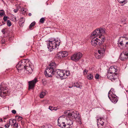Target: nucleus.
<instances>
[{
  "mask_svg": "<svg viewBox=\"0 0 128 128\" xmlns=\"http://www.w3.org/2000/svg\"><path fill=\"white\" fill-rule=\"evenodd\" d=\"M114 89H111L108 92V98H110V96H112V95H114Z\"/></svg>",
  "mask_w": 128,
  "mask_h": 128,
  "instance_id": "nucleus-20",
  "label": "nucleus"
},
{
  "mask_svg": "<svg viewBox=\"0 0 128 128\" xmlns=\"http://www.w3.org/2000/svg\"><path fill=\"white\" fill-rule=\"evenodd\" d=\"M56 65L54 62H52L50 63L49 66L44 72V74L47 77L52 76V75L54 74L59 76L60 77H62L66 74L63 71L61 70H55Z\"/></svg>",
  "mask_w": 128,
  "mask_h": 128,
  "instance_id": "nucleus-1",
  "label": "nucleus"
},
{
  "mask_svg": "<svg viewBox=\"0 0 128 128\" xmlns=\"http://www.w3.org/2000/svg\"><path fill=\"white\" fill-rule=\"evenodd\" d=\"M1 11H3L4 10H1Z\"/></svg>",
  "mask_w": 128,
  "mask_h": 128,
  "instance_id": "nucleus-56",
  "label": "nucleus"
},
{
  "mask_svg": "<svg viewBox=\"0 0 128 128\" xmlns=\"http://www.w3.org/2000/svg\"><path fill=\"white\" fill-rule=\"evenodd\" d=\"M124 52L126 53V54L127 57H128V51L125 52Z\"/></svg>",
  "mask_w": 128,
  "mask_h": 128,
  "instance_id": "nucleus-46",
  "label": "nucleus"
},
{
  "mask_svg": "<svg viewBox=\"0 0 128 128\" xmlns=\"http://www.w3.org/2000/svg\"><path fill=\"white\" fill-rule=\"evenodd\" d=\"M31 23H32V26H34L36 24V22H32Z\"/></svg>",
  "mask_w": 128,
  "mask_h": 128,
  "instance_id": "nucleus-44",
  "label": "nucleus"
},
{
  "mask_svg": "<svg viewBox=\"0 0 128 128\" xmlns=\"http://www.w3.org/2000/svg\"><path fill=\"white\" fill-rule=\"evenodd\" d=\"M32 23H31L29 26V28L30 29L32 28Z\"/></svg>",
  "mask_w": 128,
  "mask_h": 128,
  "instance_id": "nucleus-45",
  "label": "nucleus"
},
{
  "mask_svg": "<svg viewBox=\"0 0 128 128\" xmlns=\"http://www.w3.org/2000/svg\"><path fill=\"white\" fill-rule=\"evenodd\" d=\"M107 76L108 78L111 80L112 81L113 80H115L116 78V76L115 75H114L113 74H111L110 73L108 72L107 74Z\"/></svg>",
  "mask_w": 128,
  "mask_h": 128,
  "instance_id": "nucleus-14",
  "label": "nucleus"
},
{
  "mask_svg": "<svg viewBox=\"0 0 128 128\" xmlns=\"http://www.w3.org/2000/svg\"><path fill=\"white\" fill-rule=\"evenodd\" d=\"M10 122H12V123H14V121L12 119H10L9 120V122L10 124Z\"/></svg>",
  "mask_w": 128,
  "mask_h": 128,
  "instance_id": "nucleus-43",
  "label": "nucleus"
},
{
  "mask_svg": "<svg viewBox=\"0 0 128 128\" xmlns=\"http://www.w3.org/2000/svg\"><path fill=\"white\" fill-rule=\"evenodd\" d=\"M16 118H18L17 119V120L18 121L20 120H22V118L20 116H16L15 117Z\"/></svg>",
  "mask_w": 128,
  "mask_h": 128,
  "instance_id": "nucleus-31",
  "label": "nucleus"
},
{
  "mask_svg": "<svg viewBox=\"0 0 128 128\" xmlns=\"http://www.w3.org/2000/svg\"><path fill=\"white\" fill-rule=\"evenodd\" d=\"M88 72V70H86L85 69L84 71V74L85 75H86L87 74V73Z\"/></svg>",
  "mask_w": 128,
  "mask_h": 128,
  "instance_id": "nucleus-36",
  "label": "nucleus"
},
{
  "mask_svg": "<svg viewBox=\"0 0 128 128\" xmlns=\"http://www.w3.org/2000/svg\"><path fill=\"white\" fill-rule=\"evenodd\" d=\"M117 69V67L116 66H112L110 68L108 72L110 73L111 74H113L114 75H115L116 76H118V74L116 73L117 72L118 70Z\"/></svg>",
  "mask_w": 128,
  "mask_h": 128,
  "instance_id": "nucleus-10",
  "label": "nucleus"
},
{
  "mask_svg": "<svg viewBox=\"0 0 128 128\" xmlns=\"http://www.w3.org/2000/svg\"><path fill=\"white\" fill-rule=\"evenodd\" d=\"M119 2H120V0H117Z\"/></svg>",
  "mask_w": 128,
  "mask_h": 128,
  "instance_id": "nucleus-53",
  "label": "nucleus"
},
{
  "mask_svg": "<svg viewBox=\"0 0 128 128\" xmlns=\"http://www.w3.org/2000/svg\"><path fill=\"white\" fill-rule=\"evenodd\" d=\"M122 38L124 39V40H127L128 39V38H127L126 37V35H124L123 36L120 37V38Z\"/></svg>",
  "mask_w": 128,
  "mask_h": 128,
  "instance_id": "nucleus-28",
  "label": "nucleus"
},
{
  "mask_svg": "<svg viewBox=\"0 0 128 128\" xmlns=\"http://www.w3.org/2000/svg\"><path fill=\"white\" fill-rule=\"evenodd\" d=\"M56 108H55L54 107V110H57Z\"/></svg>",
  "mask_w": 128,
  "mask_h": 128,
  "instance_id": "nucleus-50",
  "label": "nucleus"
},
{
  "mask_svg": "<svg viewBox=\"0 0 128 128\" xmlns=\"http://www.w3.org/2000/svg\"><path fill=\"white\" fill-rule=\"evenodd\" d=\"M106 29L102 28H98L95 30L92 33L91 35L94 36H99L101 35H102V34L105 33Z\"/></svg>",
  "mask_w": 128,
  "mask_h": 128,
  "instance_id": "nucleus-8",
  "label": "nucleus"
},
{
  "mask_svg": "<svg viewBox=\"0 0 128 128\" xmlns=\"http://www.w3.org/2000/svg\"><path fill=\"white\" fill-rule=\"evenodd\" d=\"M14 12L16 13L18 11V9H14Z\"/></svg>",
  "mask_w": 128,
  "mask_h": 128,
  "instance_id": "nucleus-47",
  "label": "nucleus"
},
{
  "mask_svg": "<svg viewBox=\"0 0 128 128\" xmlns=\"http://www.w3.org/2000/svg\"><path fill=\"white\" fill-rule=\"evenodd\" d=\"M5 29H4L2 30V32L3 33V34H4L5 32Z\"/></svg>",
  "mask_w": 128,
  "mask_h": 128,
  "instance_id": "nucleus-42",
  "label": "nucleus"
},
{
  "mask_svg": "<svg viewBox=\"0 0 128 128\" xmlns=\"http://www.w3.org/2000/svg\"><path fill=\"white\" fill-rule=\"evenodd\" d=\"M60 42L58 40L54 39L53 40H49L48 44V48L50 52L53 49H55L57 48V46H59Z\"/></svg>",
  "mask_w": 128,
  "mask_h": 128,
  "instance_id": "nucleus-7",
  "label": "nucleus"
},
{
  "mask_svg": "<svg viewBox=\"0 0 128 128\" xmlns=\"http://www.w3.org/2000/svg\"><path fill=\"white\" fill-rule=\"evenodd\" d=\"M128 2V0H124L120 1V4H122L121 5L122 6H123L124 4H125L127 3Z\"/></svg>",
  "mask_w": 128,
  "mask_h": 128,
  "instance_id": "nucleus-25",
  "label": "nucleus"
},
{
  "mask_svg": "<svg viewBox=\"0 0 128 128\" xmlns=\"http://www.w3.org/2000/svg\"><path fill=\"white\" fill-rule=\"evenodd\" d=\"M7 24L8 26H10L12 25L10 21V20H7Z\"/></svg>",
  "mask_w": 128,
  "mask_h": 128,
  "instance_id": "nucleus-29",
  "label": "nucleus"
},
{
  "mask_svg": "<svg viewBox=\"0 0 128 128\" xmlns=\"http://www.w3.org/2000/svg\"><path fill=\"white\" fill-rule=\"evenodd\" d=\"M2 122V118L0 119V122Z\"/></svg>",
  "mask_w": 128,
  "mask_h": 128,
  "instance_id": "nucleus-49",
  "label": "nucleus"
},
{
  "mask_svg": "<svg viewBox=\"0 0 128 128\" xmlns=\"http://www.w3.org/2000/svg\"><path fill=\"white\" fill-rule=\"evenodd\" d=\"M97 125L98 128H104V120L103 118H100L97 119Z\"/></svg>",
  "mask_w": 128,
  "mask_h": 128,
  "instance_id": "nucleus-12",
  "label": "nucleus"
},
{
  "mask_svg": "<svg viewBox=\"0 0 128 128\" xmlns=\"http://www.w3.org/2000/svg\"><path fill=\"white\" fill-rule=\"evenodd\" d=\"M10 124L9 122L8 123H7L5 125V126L6 128H8L9 127Z\"/></svg>",
  "mask_w": 128,
  "mask_h": 128,
  "instance_id": "nucleus-33",
  "label": "nucleus"
},
{
  "mask_svg": "<svg viewBox=\"0 0 128 128\" xmlns=\"http://www.w3.org/2000/svg\"><path fill=\"white\" fill-rule=\"evenodd\" d=\"M70 111H66L64 112V114H68V113L70 112Z\"/></svg>",
  "mask_w": 128,
  "mask_h": 128,
  "instance_id": "nucleus-38",
  "label": "nucleus"
},
{
  "mask_svg": "<svg viewBox=\"0 0 128 128\" xmlns=\"http://www.w3.org/2000/svg\"><path fill=\"white\" fill-rule=\"evenodd\" d=\"M105 40V37L103 35H101L98 38L94 37L91 40V42L92 45L94 46L100 47L101 45H106L102 44Z\"/></svg>",
  "mask_w": 128,
  "mask_h": 128,
  "instance_id": "nucleus-2",
  "label": "nucleus"
},
{
  "mask_svg": "<svg viewBox=\"0 0 128 128\" xmlns=\"http://www.w3.org/2000/svg\"><path fill=\"white\" fill-rule=\"evenodd\" d=\"M78 116L76 111H70V112L68 113V117L69 119L68 120V122L70 123V125L71 126L72 128L73 126V122L76 120Z\"/></svg>",
  "mask_w": 128,
  "mask_h": 128,
  "instance_id": "nucleus-5",
  "label": "nucleus"
},
{
  "mask_svg": "<svg viewBox=\"0 0 128 128\" xmlns=\"http://www.w3.org/2000/svg\"><path fill=\"white\" fill-rule=\"evenodd\" d=\"M126 18L125 17H124V18L122 17L121 19V22H123V24H126V23L125 22V21H126Z\"/></svg>",
  "mask_w": 128,
  "mask_h": 128,
  "instance_id": "nucleus-26",
  "label": "nucleus"
},
{
  "mask_svg": "<svg viewBox=\"0 0 128 128\" xmlns=\"http://www.w3.org/2000/svg\"><path fill=\"white\" fill-rule=\"evenodd\" d=\"M0 128H2V127H0Z\"/></svg>",
  "mask_w": 128,
  "mask_h": 128,
  "instance_id": "nucleus-57",
  "label": "nucleus"
},
{
  "mask_svg": "<svg viewBox=\"0 0 128 128\" xmlns=\"http://www.w3.org/2000/svg\"><path fill=\"white\" fill-rule=\"evenodd\" d=\"M38 81L36 78H35L32 81L29 82L28 89H33L35 86V84Z\"/></svg>",
  "mask_w": 128,
  "mask_h": 128,
  "instance_id": "nucleus-11",
  "label": "nucleus"
},
{
  "mask_svg": "<svg viewBox=\"0 0 128 128\" xmlns=\"http://www.w3.org/2000/svg\"><path fill=\"white\" fill-rule=\"evenodd\" d=\"M82 55V54L80 52L76 53L72 56L71 59L72 60L77 61L81 58Z\"/></svg>",
  "mask_w": 128,
  "mask_h": 128,
  "instance_id": "nucleus-9",
  "label": "nucleus"
},
{
  "mask_svg": "<svg viewBox=\"0 0 128 128\" xmlns=\"http://www.w3.org/2000/svg\"><path fill=\"white\" fill-rule=\"evenodd\" d=\"M2 84H1L0 87V96H1V95L2 94H6V92L7 91L4 92V90H6L7 88L6 86H2Z\"/></svg>",
  "mask_w": 128,
  "mask_h": 128,
  "instance_id": "nucleus-15",
  "label": "nucleus"
},
{
  "mask_svg": "<svg viewBox=\"0 0 128 128\" xmlns=\"http://www.w3.org/2000/svg\"><path fill=\"white\" fill-rule=\"evenodd\" d=\"M54 107L53 106H49V109L51 110H54Z\"/></svg>",
  "mask_w": 128,
  "mask_h": 128,
  "instance_id": "nucleus-37",
  "label": "nucleus"
},
{
  "mask_svg": "<svg viewBox=\"0 0 128 128\" xmlns=\"http://www.w3.org/2000/svg\"><path fill=\"white\" fill-rule=\"evenodd\" d=\"M87 77L88 79L91 80L93 79V76L91 74H88L87 76Z\"/></svg>",
  "mask_w": 128,
  "mask_h": 128,
  "instance_id": "nucleus-24",
  "label": "nucleus"
},
{
  "mask_svg": "<svg viewBox=\"0 0 128 128\" xmlns=\"http://www.w3.org/2000/svg\"><path fill=\"white\" fill-rule=\"evenodd\" d=\"M8 17L6 16H4L3 19L4 20V22H6V21H7V19Z\"/></svg>",
  "mask_w": 128,
  "mask_h": 128,
  "instance_id": "nucleus-34",
  "label": "nucleus"
},
{
  "mask_svg": "<svg viewBox=\"0 0 128 128\" xmlns=\"http://www.w3.org/2000/svg\"><path fill=\"white\" fill-rule=\"evenodd\" d=\"M28 15L30 16H31L32 15V14L31 13H30L28 14Z\"/></svg>",
  "mask_w": 128,
  "mask_h": 128,
  "instance_id": "nucleus-48",
  "label": "nucleus"
},
{
  "mask_svg": "<svg viewBox=\"0 0 128 128\" xmlns=\"http://www.w3.org/2000/svg\"><path fill=\"white\" fill-rule=\"evenodd\" d=\"M120 44V42H119V41L118 40V45H119L118 44Z\"/></svg>",
  "mask_w": 128,
  "mask_h": 128,
  "instance_id": "nucleus-51",
  "label": "nucleus"
},
{
  "mask_svg": "<svg viewBox=\"0 0 128 128\" xmlns=\"http://www.w3.org/2000/svg\"><path fill=\"white\" fill-rule=\"evenodd\" d=\"M123 42V41H122L120 42V49H121V50H125L128 48V42H126V44H125V46L124 48H122L121 47V46H122Z\"/></svg>",
  "mask_w": 128,
  "mask_h": 128,
  "instance_id": "nucleus-19",
  "label": "nucleus"
},
{
  "mask_svg": "<svg viewBox=\"0 0 128 128\" xmlns=\"http://www.w3.org/2000/svg\"><path fill=\"white\" fill-rule=\"evenodd\" d=\"M22 10L23 11H24V10L23 8V9H22Z\"/></svg>",
  "mask_w": 128,
  "mask_h": 128,
  "instance_id": "nucleus-52",
  "label": "nucleus"
},
{
  "mask_svg": "<svg viewBox=\"0 0 128 128\" xmlns=\"http://www.w3.org/2000/svg\"><path fill=\"white\" fill-rule=\"evenodd\" d=\"M127 58L128 57L124 51L120 54V60H123Z\"/></svg>",
  "mask_w": 128,
  "mask_h": 128,
  "instance_id": "nucleus-18",
  "label": "nucleus"
},
{
  "mask_svg": "<svg viewBox=\"0 0 128 128\" xmlns=\"http://www.w3.org/2000/svg\"><path fill=\"white\" fill-rule=\"evenodd\" d=\"M116 96L115 95H112V96H110L109 98L112 102L114 103H115L118 101V100L116 98Z\"/></svg>",
  "mask_w": 128,
  "mask_h": 128,
  "instance_id": "nucleus-16",
  "label": "nucleus"
},
{
  "mask_svg": "<svg viewBox=\"0 0 128 128\" xmlns=\"http://www.w3.org/2000/svg\"><path fill=\"white\" fill-rule=\"evenodd\" d=\"M106 45H101L98 52L96 53L95 56L96 58H102L104 55V53L106 48Z\"/></svg>",
  "mask_w": 128,
  "mask_h": 128,
  "instance_id": "nucleus-6",
  "label": "nucleus"
},
{
  "mask_svg": "<svg viewBox=\"0 0 128 128\" xmlns=\"http://www.w3.org/2000/svg\"><path fill=\"white\" fill-rule=\"evenodd\" d=\"M46 91L45 90L42 91L40 94V97L41 98H43L46 94Z\"/></svg>",
  "mask_w": 128,
  "mask_h": 128,
  "instance_id": "nucleus-22",
  "label": "nucleus"
},
{
  "mask_svg": "<svg viewBox=\"0 0 128 128\" xmlns=\"http://www.w3.org/2000/svg\"><path fill=\"white\" fill-rule=\"evenodd\" d=\"M68 53L64 51L59 52L57 54L58 58H61L66 56Z\"/></svg>",
  "mask_w": 128,
  "mask_h": 128,
  "instance_id": "nucleus-13",
  "label": "nucleus"
},
{
  "mask_svg": "<svg viewBox=\"0 0 128 128\" xmlns=\"http://www.w3.org/2000/svg\"><path fill=\"white\" fill-rule=\"evenodd\" d=\"M31 65L30 64L29 60L28 59L23 60L21 61H20L16 65V68L18 72H20V71L22 70L23 68L25 67L31 66Z\"/></svg>",
  "mask_w": 128,
  "mask_h": 128,
  "instance_id": "nucleus-4",
  "label": "nucleus"
},
{
  "mask_svg": "<svg viewBox=\"0 0 128 128\" xmlns=\"http://www.w3.org/2000/svg\"><path fill=\"white\" fill-rule=\"evenodd\" d=\"M65 116L63 115L60 116L58 120V126L62 128H71V126L70 125V123L67 122L65 123V120H66Z\"/></svg>",
  "mask_w": 128,
  "mask_h": 128,
  "instance_id": "nucleus-3",
  "label": "nucleus"
},
{
  "mask_svg": "<svg viewBox=\"0 0 128 128\" xmlns=\"http://www.w3.org/2000/svg\"><path fill=\"white\" fill-rule=\"evenodd\" d=\"M4 12H0V16H2L3 15H4Z\"/></svg>",
  "mask_w": 128,
  "mask_h": 128,
  "instance_id": "nucleus-40",
  "label": "nucleus"
},
{
  "mask_svg": "<svg viewBox=\"0 0 128 128\" xmlns=\"http://www.w3.org/2000/svg\"><path fill=\"white\" fill-rule=\"evenodd\" d=\"M6 119V118H4V119Z\"/></svg>",
  "mask_w": 128,
  "mask_h": 128,
  "instance_id": "nucleus-55",
  "label": "nucleus"
},
{
  "mask_svg": "<svg viewBox=\"0 0 128 128\" xmlns=\"http://www.w3.org/2000/svg\"><path fill=\"white\" fill-rule=\"evenodd\" d=\"M12 113L14 114H16V110H12Z\"/></svg>",
  "mask_w": 128,
  "mask_h": 128,
  "instance_id": "nucleus-39",
  "label": "nucleus"
},
{
  "mask_svg": "<svg viewBox=\"0 0 128 128\" xmlns=\"http://www.w3.org/2000/svg\"><path fill=\"white\" fill-rule=\"evenodd\" d=\"M23 69H24V71L27 74L31 73L32 72V70L30 66L25 67Z\"/></svg>",
  "mask_w": 128,
  "mask_h": 128,
  "instance_id": "nucleus-17",
  "label": "nucleus"
},
{
  "mask_svg": "<svg viewBox=\"0 0 128 128\" xmlns=\"http://www.w3.org/2000/svg\"><path fill=\"white\" fill-rule=\"evenodd\" d=\"M21 24V23L20 24V26H21V25H22V24Z\"/></svg>",
  "mask_w": 128,
  "mask_h": 128,
  "instance_id": "nucleus-54",
  "label": "nucleus"
},
{
  "mask_svg": "<svg viewBox=\"0 0 128 128\" xmlns=\"http://www.w3.org/2000/svg\"><path fill=\"white\" fill-rule=\"evenodd\" d=\"M14 128H18V124L16 122L14 123L13 125Z\"/></svg>",
  "mask_w": 128,
  "mask_h": 128,
  "instance_id": "nucleus-30",
  "label": "nucleus"
},
{
  "mask_svg": "<svg viewBox=\"0 0 128 128\" xmlns=\"http://www.w3.org/2000/svg\"><path fill=\"white\" fill-rule=\"evenodd\" d=\"M42 128H52V126L50 125H46L45 126H44Z\"/></svg>",
  "mask_w": 128,
  "mask_h": 128,
  "instance_id": "nucleus-32",
  "label": "nucleus"
},
{
  "mask_svg": "<svg viewBox=\"0 0 128 128\" xmlns=\"http://www.w3.org/2000/svg\"><path fill=\"white\" fill-rule=\"evenodd\" d=\"M79 114H78V115H79ZM76 122H78V124H82L81 121V120L80 119V116L78 115L76 118Z\"/></svg>",
  "mask_w": 128,
  "mask_h": 128,
  "instance_id": "nucleus-23",
  "label": "nucleus"
},
{
  "mask_svg": "<svg viewBox=\"0 0 128 128\" xmlns=\"http://www.w3.org/2000/svg\"><path fill=\"white\" fill-rule=\"evenodd\" d=\"M99 75L98 74H96L95 76V78L96 79H98L99 77Z\"/></svg>",
  "mask_w": 128,
  "mask_h": 128,
  "instance_id": "nucleus-35",
  "label": "nucleus"
},
{
  "mask_svg": "<svg viewBox=\"0 0 128 128\" xmlns=\"http://www.w3.org/2000/svg\"><path fill=\"white\" fill-rule=\"evenodd\" d=\"M74 86L76 87V88H79L80 89L81 88L82 86L80 82H76L74 83Z\"/></svg>",
  "mask_w": 128,
  "mask_h": 128,
  "instance_id": "nucleus-21",
  "label": "nucleus"
},
{
  "mask_svg": "<svg viewBox=\"0 0 128 128\" xmlns=\"http://www.w3.org/2000/svg\"><path fill=\"white\" fill-rule=\"evenodd\" d=\"M45 20L44 18H41L40 20V22L42 23H43L44 22V21Z\"/></svg>",
  "mask_w": 128,
  "mask_h": 128,
  "instance_id": "nucleus-27",
  "label": "nucleus"
},
{
  "mask_svg": "<svg viewBox=\"0 0 128 128\" xmlns=\"http://www.w3.org/2000/svg\"><path fill=\"white\" fill-rule=\"evenodd\" d=\"M5 42V40L4 39H2V44H4Z\"/></svg>",
  "mask_w": 128,
  "mask_h": 128,
  "instance_id": "nucleus-41",
  "label": "nucleus"
}]
</instances>
